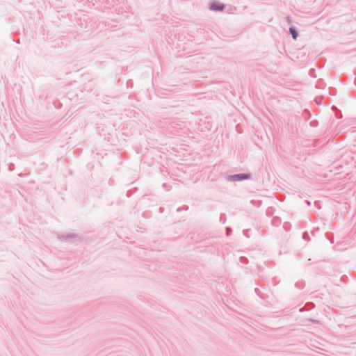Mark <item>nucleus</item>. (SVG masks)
<instances>
[{
    "label": "nucleus",
    "instance_id": "f257e3e1",
    "mask_svg": "<svg viewBox=\"0 0 356 356\" xmlns=\"http://www.w3.org/2000/svg\"><path fill=\"white\" fill-rule=\"evenodd\" d=\"M224 8V6L218 2H213L211 5V9L213 10L221 11Z\"/></svg>",
    "mask_w": 356,
    "mask_h": 356
},
{
    "label": "nucleus",
    "instance_id": "f03ea898",
    "mask_svg": "<svg viewBox=\"0 0 356 356\" xmlns=\"http://www.w3.org/2000/svg\"><path fill=\"white\" fill-rule=\"evenodd\" d=\"M248 177H249V176L248 175H236L234 176V179L235 180H241L243 179H247Z\"/></svg>",
    "mask_w": 356,
    "mask_h": 356
},
{
    "label": "nucleus",
    "instance_id": "7ed1b4c3",
    "mask_svg": "<svg viewBox=\"0 0 356 356\" xmlns=\"http://www.w3.org/2000/svg\"><path fill=\"white\" fill-rule=\"evenodd\" d=\"M290 32L292 35L293 38L296 39V37H297L296 31L293 28H290Z\"/></svg>",
    "mask_w": 356,
    "mask_h": 356
}]
</instances>
